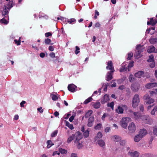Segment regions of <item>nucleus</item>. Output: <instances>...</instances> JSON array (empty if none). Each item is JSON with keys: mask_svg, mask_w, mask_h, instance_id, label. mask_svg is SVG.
Listing matches in <instances>:
<instances>
[{"mask_svg": "<svg viewBox=\"0 0 157 157\" xmlns=\"http://www.w3.org/2000/svg\"><path fill=\"white\" fill-rule=\"evenodd\" d=\"M75 134L76 136L75 143L77 144L76 145L78 148L80 149L82 147V142L80 141V140L82 138V136L79 132H77L75 133Z\"/></svg>", "mask_w": 157, "mask_h": 157, "instance_id": "nucleus-1", "label": "nucleus"}, {"mask_svg": "<svg viewBox=\"0 0 157 157\" xmlns=\"http://www.w3.org/2000/svg\"><path fill=\"white\" fill-rule=\"evenodd\" d=\"M140 101L139 95L137 94H135L134 96L132 101V106L133 108H136L138 105Z\"/></svg>", "mask_w": 157, "mask_h": 157, "instance_id": "nucleus-2", "label": "nucleus"}, {"mask_svg": "<svg viewBox=\"0 0 157 157\" xmlns=\"http://www.w3.org/2000/svg\"><path fill=\"white\" fill-rule=\"evenodd\" d=\"M130 119L129 117L122 118L120 122L121 126L125 128H126Z\"/></svg>", "mask_w": 157, "mask_h": 157, "instance_id": "nucleus-3", "label": "nucleus"}, {"mask_svg": "<svg viewBox=\"0 0 157 157\" xmlns=\"http://www.w3.org/2000/svg\"><path fill=\"white\" fill-rule=\"evenodd\" d=\"M141 118L143 122L145 123L151 124L152 123V120L147 115L142 116Z\"/></svg>", "mask_w": 157, "mask_h": 157, "instance_id": "nucleus-4", "label": "nucleus"}, {"mask_svg": "<svg viewBox=\"0 0 157 157\" xmlns=\"http://www.w3.org/2000/svg\"><path fill=\"white\" fill-rule=\"evenodd\" d=\"M144 100L146 101V103L147 104H151L154 102V100L151 98L148 94H146L143 97Z\"/></svg>", "mask_w": 157, "mask_h": 157, "instance_id": "nucleus-5", "label": "nucleus"}, {"mask_svg": "<svg viewBox=\"0 0 157 157\" xmlns=\"http://www.w3.org/2000/svg\"><path fill=\"white\" fill-rule=\"evenodd\" d=\"M128 129L129 132L131 133L134 132L136 130V126L134 123L132 122L130 124L128 127Z\"/></svg>", "mask_w": 157, "mask_h": 157, "instance_id": "nucleus-6", "label": "nucleus"}, {"mask_svg": "<svg viewBox=\"0 0 157 157\" xmlns=\"http://www.w3.org/2000/svg\"><path fill=\"white\" fill-rule=\"evenodd\" d=\"M107 66L106 67V69L107 70H110L111 72L113 73L114 71V67L113 66V63L111 61H109L107 63Z\"/></svg>", "mask_w": 157, "mask_h": 157, "instance_id": "nucleus-7", "label": "nucleus"}, {"mask_svg": "<svg viewBox=\"0 0 157 157\" xmlns=\"http://www.w3.org/2000/svg\"><path fill=\"white\" fill-rule=\"evenodd\" d=\"M131 88L133 91L136 92L140 88V85L137 83L133 84L131 85Z\"/></svg>", "mask_w": 157, "mask_h": 157, "instance_id": "nucleus-8", "label": "nucleus"}, {"mask_svg": "<svg viewBox=\"0 0 157 157\" xmlns=\"http://www.w3.org/2000/svg\"><path fill=\"white\" fill-rule=\"evenodd\" d=\"M77 88V86L73 84H70L68 86V89L69 91L72 92H74L76 91Z\"/></svg>", "mask_w": 157, "mask_h": 157, "instance_id": "nucleus-9", "label": "nucleus"}, {"mask_svg": "<svg viewBox=\"0 0 157 157\" xmlns=\"http://www.w3.org/2000/svg\"><path fill=\"white\" fill-rule=\"evenodd\" d=\"M157 23V20L155 19H153V18H150L149 21H148L147 24L148 25H151L152 26L155 25Z\"/></svg>", "mask_w": 157, "mask_h": 157, "instance_id": "nucleus-10", "label": "nucleus"}, {"mask_svg": "<svg viewBox=\"0 0 157 157\" xmlns=\"http://www.w3.org/2000/svg\"><path fill=\"white\" fill-rule=\"evenodd\" d=\"M157 86V83L156 82L150 83L147 84L145 86V87L146 88L149 89Z\"/></svg>", "mask_w": 157, "mask_h": 157, "instance_id": "nucleus-11", "label": "nucleus"}, {"mask_svg": "<svg viewBox=\"0 0 157 157\" xmlns=\"http://www.w3.org/2000/svg\"><path fill=\"white\" fill-rule=\"evenodd\" d=\"M109 100V97L108 95L107 94L105 95L102 98L101 102L102 104H104L107 102Z\"/></svg>", "mask_w": 157, "mask_h": 157, "instance_id": "nucleus-12", "label": "nucleus"}, {"mask_svg": "<svg viewBox=\"0 0 157 157\" xmlns=\"http://www.w3.org/2000/svg\"><path fill=\"white\" fill-rule=\"evenodd\" d=\"M94 117L92 116L89 119L88 121L87 126L89 127H91L93 125V123L94 121Z\"/></svg>", "mask_w": 157, "mask_h": 157, "instance_id": "nucleus-13", "label": "nucleus"}, {"mask_svg": "<svg viewBox=\"0 0 157 157\" xmlns=\"http://www.w3.org/2000/svg\"><path fill=\"white\" fill-rule=\"evenodd\" d=\"M128 154L131 157H138L139 155V153L136 151L133 152L129 151Z\"/></svg>", "mask_w": 157, "mask_h": 157, "instance_id": "nucleus-14", "label": "nucleus"}, {"mask_svg": "<svg viewBox=\"0 0 157 157\" xmlns=\"http://www.w3.org/2000/svg\"><path fill=\"white\" fill-rule=\"evenodd\" d=\"M147 133V132L146 129H140L139 134L142 137L145 136Z\"/></svg>", "mask_w": 157, "mask_h": 157, "instance_id": "nucleus-15", "label": "nucleus"}, {"mask_svg": "<svg viewBox=\"0 0 157 157\" xmlns=\"http://www.w3.org/2000/svg\"><path fill=\"white\" fill-rule=\"evenodd\" d=\"M144 74V72L143 71H140L136 73L134 75L135 77L138 78H140L142 75Z\"/></svg>", "mask_w": 157, "mask_h": 157, "instance_id": "nucleus-16", "label": "nucleus"}, {"mask_svg": "<svg viewBox=\"0 0 157 157\" xmlns=\"http://www.w3.org/2000/svg\"><path fill=\"white\" fill-rule=\"evenodd\" d=\"M136 49L138 50L139 53H140L143 52L144 48L143 46H141L140 45H138L136 47Z\"/></svg>", "mask_w": 157, "mask_h": 157, "instance_id": "nucleus-17", "label": "nucleus"}, {"mask_svg": "<svg viewBox=\"0 0 157 157\" xmlns=\"http://www.w3.org/2000/svg\"><path fill=\"white\" fill-rule=\"evenodd\" d=\"M76 135L75 134H72V135L69 136L67 140V142L68 143H69L71 142V141L74 139L75 137H76Z\"/></svg>", "mask_w": 157, "mask_h": 157, "instance_id": "nucleus-18", "label": "nucleus"}, {"mask_svg": "<svg viewBox=\"0 0 157 157\" xmlns=\"http://www.w3.org/2000/svg\"><path fill=\"white\" fill-rule=\"evenodd\" d=\"M111 73L112 72H111L110 71H109L107 73L106 76V80L107 81H109L113 78L112 75Z\"/></svg>", "mask_w": 157, "mask_h": 157, "instance_id": "nucleus-19", "label": "nucleus"}, {"mask_svg": "<svg viewBox=\"0 0 157 157\" xmlns=\"http://www.w3.org/2000/svg\"><path fill=\"white\" fill-rule=\"evenodd\" d=\"M142 138L139 134L136 135L134 138V140L136 142H138Z\"/></svg>", "mask_w": 157, "mask_h": 157, "instance_id": "nucleus-20", "label": "nucleus"}, {"mask_svg": "<svg viewBox=\"0 0 157 157\" xmlns=\"http://www.w3.org/2000/svg\"><path fill=\"white\" fill-rule=\"evenodd\" d=\"M155 48L153 46H150L147 50V52L149 53H151L154 52Z\"/></svg>", "mask_w": 157, "mask_h": 157, "instance_id": "nucleus-21", "label": "nucleus"}, {"mask_svg": "<svg viewBox=\"0 0 157 157\" xmlns=\"http://www.w3.org/2000/svg\"><path fill=\"white\" fill-rule=\"evenodd\" d=\"M116 111L118 113H122L123 112V109L121 106H118L117 108L116 109Z\"/></svg>", "mask_w": 157, "mask_h": 157, "instance_id": "nucleus-22", "label": "nucleus"}, {"mask_svg": "<svg viewBox=\"0 0 157 157\" xmlns=\"http://www.w3.org/2000/svg\"><path fill=\"white\" fill-rule=\"evenodd\" d=\"M101 104L100 102H97L95 103H94L93 105V106L94 108L95 109H98L100 108Z\"/></svg>", "mask_w": 157, "mask_h": 157, "instance_id": "nucleus-23", "label": "nucleus"}, {"mask_svg": "<svg viewBox=\"0 0 157 157\" xmlns=\"http://www.w3.org/2000/svg\"><path fill=\"white\" fill-rule=\"evenodd\" d=\"M149 41L151 44H154L157 42V38H151L150 39Z\"/></svg>", "mask_w": 157, "mask_h": 157, "instance_id": "nucleus-24", "label": "nucleus"}, {"mask_svg": "<svg viewBox=\"0 0 157 157\" xmlns=\"http://www.w3.org/2000/svg\"><path fill=\"white\" fill-rule=\"evenodd\" d=\"M93 111L92 110H90L88 111L85 114L84 117L85 118H88L89 116H90L92 113Z\"/></svg>", "mask_w": 157, "mask_h": 157, "instance_id": "nucleus-25", "label": "nucleus"}, {"mask_svg": "<svg viewBox=\"0 0 157 157\" xmlns=\"http://www.w3.org/2000/svg\"><path fill=\"white\" fill-rule=\"evenodd\" d=\"M113 139L114 141H119L121 140V138L118 136L116 135L113 136Z\"/></svg>", "mask_w": 157, "mask_h": 157, "instance_id": "nucleus-26", "label": "nucleus"}, {"mask_svg": "<svg viewBox=\"0 0 157 157\" xmlns=\"http://www.w3.org/2000/svg\"><path fill=\"white\" fill-rule=\"evenodd\" d=\"M98 144L101 147H103L105 145V142L103 140H98Z\"/></svg>", "mask_w": 157, "mask_h": 157, "instance_id": "nucleus-27", "label": "nucleus"}, {"mask_svg": "<svg viewBox=\"0 0 157 157\" xmlns=\"http://www.w3.org/2000/svg\"><path fill=\"white\" fill-rule=\"evenodd\" d=\"M13 7L12 5V2H10L6 6H5V8H6L7 10H10V9Z\"/></svg>", "mask_w": 157, "mask_h": 157, "instance_id": "nucleus-28", "label": "nucleus"}, {"mask_svg": "<svg viewBox=\"0 0 157 157\" xmlns=\"http://www.w3.org/2000/svg\"><path fill=\"white\" fill-rule=\"evenodd\" d=\"M157 111V105L155 106L153 109L151 111V114L152 115H154L155 114V112Z\"/></svg>", "mask_w": 157, "mask_h": 157, "instance_id": "nucleus-29", "label": "nucleus"}, {"mask_svg": "<svg viewBox=\"0 0 157 157\" xmlns=\"http://www.w3.org/2000/svg\"><path fill=\"white\" fill-rule=\"evenodd\" d=\"M102 136V133L101 132H99L98 133L97 136L95 137V140H97L98 138H101Z\"/></svg>", "mask_w": 157, "mask_h": 157, "instance_id": "nucleus-30", "label": "nucleus"}, {"mask_svg": "<svg viewBox=\"0 0 157 157\" xmlns=\"http://www.w3.org/2000/svg\"><path fill=\"white\" fill-rule=\"evenodd\" d=\"M92 98L91 97H90L85 100L84 102V103L85 104H87L89 102H90L91 101H92Z\"/></svg>", "mask_w": 157, "mask_h": 157, "instance_id": "nucleus-31", "label": "nucleus"}, {"mask_svg": "<svg viewBox=\"0 0 157 157\" xmlns=\"http://www.w3.org/2000/svg\"><path fill=\"white\" fill-rule=\"evenodd\" d=\"M66 125L71 130L73 129L74 128V127H73V125L72 124H70L68 122H67L66 123Z\"/></svg>", "mask_w": 157, "mask_h": 157, "instance_id": "nucleus-32", "label": "nucleus"}, {"mask_svg": "<svg viewBox=\"0 0 157 157\" xmlns=\"http://www.w3.org/2000/svg\"><path fill=\"white\" fill-rule=\"evenodd\" d=\"M0 22L2 23L7 24L8 22V21L6 20L4 18L0 20Z\"/></svg>", "mask_w": 157, "mask_h": 157, "instance_id": "nucleus-33", "label": "nucleus"}, {"mask_svg": "<svg viewBox=\"0 0 157 157\" xmlns=\"http://www.w3.org/2000/svg\"><path fill=\"white\" fill-rule=\"evenodd\" d=\"M76 20L75 18H71L68 19L67 22L70 24H72L73 22H75Z\"/></svg>", "mask_w": 157, "mask_h": 157, "instance_id": "nucleus-34", "label": "nucleus"}, {"mask_svg": "<svg viewBox=\"0 0 157 157\" xmlns=\"http://www.w3.org/2000/svg\"><path fill=\"white\" fill-rule=\"evenodd\" d=\"M8 13L9 11L8 10L6 9V8H5L2 13V15L5 16L6 15H8Z\"/></svg>", "mask_w": 157, "mask_h": 157, "instance_id": "nucleus-35", "label": "nucleus"}, {"mask_svg": "<svg viewBox=\"0 0 157 157\" xmlns=\"http://www.w3.org/2000/svg\"><path fill=\"white\" fill-rule=\"evenodd\" d=\"M51 97L52 99L54 101H56L58 99V97L56 95L54 94H51Z\"/></svg>", "mask_w": 157, "mask_h": 157, "instance_id": "nucleus-36", "label": "nucleus"}, {"mask_svg": "<svg viewBox=\"0 0 157 157\" xmlns=\"http://www.w3.org/2000/svg\"><path fill=\"white\" fill-rule=\"evenodd\" d=\"M47 143L48 144L47 146L48 148H50L52 145H53V144H52V142L50 140L47 141Z\"/></svg>", "mask_w": 157, "mask_h": 157, "instance_id": "nucleus-37", "label": "nucleus"}, {"mask_svg": "<svg viewBox=\"0 0 157 157\" xmlns=\"http://www.w3.org/2000/svg\"><path fill=\"white\" fill-rule=\"evenodd\" d=\"M102 126V125L101 124H98L95 127H94V129H98V130H99L101 128V127Z\"/></svg>", "mask_w": 157, "mask_h": 157, "instance_id": "nucleus-38", "label": "nucleus"}, {"mask_svg": "<svg viewBox=\"0 0 157 157\" xmlns=\"http://www.w3.org/2000/svg\"><path fill=\"white\" fill-rule=\"evenodd\" d=\"M149 59L147 60V62H151L153 61H154V57L153 56L151 55L150 56H149Z\"/></svg>", "mask_w": 157, "mask_h": 157, "instance_id": "nucleus-39", "label": "nucleus"}, {"mask_svg": "<svg viewBox=\"0 0 157 157\" xmlns=\"http://www.w3.org/2000/svg\"><path fill=\"white\" fill-rule=\"evenodd\" d=\"M133 66V62H131L127 66V69L128 71H130V68L132 67Z\"/></svg>", "mask_w": 157, "mask_h": 157, "instance_id": "nucleus-40", "label": "nucleus"}, {"mask_svg": "<svg viewBox=\"0 0 157 157\" xmlns=\"http://www.w3.org/2000/svg\"><path fill=\"white\" fill-rule=\"evenodd\" d=\"M127 70V67L125 65H124L123 66H122L120 70V71L121 72H124L126 71Z\"/></svg>", "mask_w": 157, "mask_h": 157, "instance_id": "nucleus-41", "label": "nucleus"}, {"mask_svg": "<svg viewBox=\"0 0 157 157\" xmlns=\"http://www.w3.org/2000/svg\"><path fill=\"white\" fill-rule=\"evenodd\" d=\"M59 151L62 154H66L67 152V150L62 148H59Z\"/></svg>", "mask_w": 157, "mask_h": 157, "instance_id": "nucleus-42", "label": "nucleus"}, {"mask_svg": "<svg viewBox=\"0 0 157 157\" xmlns=\"http://www.w3.org/2000/svg\"><path fill=\"white\" fill-rule=\"evenodd\" d=\"M51 40L49 38H46L45 39L44 42L46 44H49L51 42Z\"/></svg>", "mask_w": 157, "mask_h": 157, "instance_id": "nucleus-43", "label": "nucleus"}, {"mask_svg": "<svg viewBox=\"0 0 157 157\" xmlns=\"http://www.w3.org/2000/svg\"><path fill=\"white\" fill-rule=\"evenodd\" d=\"M142 56V55L140 54V53H139L138 51L134 55V56L137 59L141 57Z\"/></svg>", "mask_w": 157, "mask_h": 157, "instance_id": "nucleus-44", "label": "nucleus"}, {"mask_svg": "<svg viewBox=\"0 0 157 157\" xmlns=\"http://www.w3.org/2000/svg\"><path fill=\"white\" fill-rule=\"evenodd\" d=\"M129 79L130 82H133L134 80V78L133 76V75H129Z\"/></svg>", "mask_w": 157, "mask_h": 157, "instance_id": "nucleus-45", "label": "nucleus"}, {"mask_svg": "<svg viewBox=\"0 0 157 157\" xmlns=\"http://www.w3.org/2000/svg\"><path fill=\"white\" fill-rule=\"evenodd\" d=\"M99 15L98 12L96 10L95 11V16L94 17V18L95 19H96L97 18V16H98Z\"/></svg>", "mask_w": 157, "mask_h": 157, "instance_id": "nucleus-46", "label": "nucleus"}, {"mask_svg": "<svg viewBox=\"0 0 157 157\" xmlns=\"http://www.w3.org/2000/svg\"><path fill=\"white\" fill-rule=\"evenodd\" d=\"M109 117V114L108 113H104L103 115L102 116V117H101V119L103 120H105V118L106 117Z\"/></svg>", "mask_w": 157, "mask_h": 157, "instance_id": "nucleus-47", "label": "nucleus"}, {"mask_svg": "<svg viewBox=\"0 0 157 157\" xmlns=\"http://www.w3.org/2000/svg\"><path fill=\"white\" fill-rule=\"evenodd\" d=\"M153 132L154 135L157 136V125L154 127Z\"/></svg>", "mask_w": 157, "mask_h": 157, "instance_id": "nucleus-48", "label": "nucleus"}, {"mask_svg": "<svg viewBox=\"0 0 157 157\" xmlns=\"http://www.w3.org/2000/svg\"><path fill=\"white\" fill-rule=\"evenodd\" d=\"M58 133V130H55L51 134V136L52 137H54L56 136Z\"/></svg>", "mask_w": 157, "mask_h": 157, "instance_id": "nucleus-49", "label": "nucleus"}, {"mask_svg": "<svg viewBox=\"0 0 157 157\" xmlns=\"http://www.w3.org/2000/svg\"><path fill=\"white\" fill-rule=\"evenodd\" d=\"M75 48V53L77 55L80 52V48L78 46H76Z\"/></svg>", "mask_w": 157, "mask_h": 157, "instance_id": "nucleus-50", "label": "nucleus"}, {"mask_svg": "<svg viewBox=\"0 0 157 157\" xmlns=\"http://www.w3.org/2000/svg\"><path fill=\"white\" fill-rule=\"evenodd\" d=\"M108 106L110 107L112 109H113L114 106V103L113 102H112L110 103H108L107 104Z\"/></svg>", "mask_w": 157, "mask_h": 157, "instance_id": "nucleus-51", "label": "nucleus"}, {"mask_svg": "<svg viewBox=\"0 0 157 157\" xmlns=\"http://www.w3.org/2000/svg\"><path fill=\"white\" fill-rule=\"evenodd\" d=\"M133 55V54L132 52H131L128 54V57L127 58V59L128 60H130L131 59V57Z\"/></svg>", "mask_w": 157, "mask_h": 157, "instance_id": "nucleus-52", "label": "nucleus"}, {"mask_svg": "<svg viewBox=\"0 0 157 157\" xmlns=\"http://www.w3.org/2000/svg\"><path fill=\"white\" fill-rule=\"evenodd\" d=\"M125 141L124 140H122L120 141V145L122 146H124L125 144Z\"/></svg>", "mask_w": 157, "mask_h": 157, "instance_id": "nucleus-53", "label": "nucleus"}, {"mask_svg": "<svg viewBox=\"0 0 157 157\" xmlns=\"http://www.w3.org/2000/svg\"><path fill=\"white\" fill-rule=\"evenodd\" d=\"M14 41L15 44H17V45H18L20 44L21 40L20 39H19L18 40L15 39L14 40Z\"/></svg>", "mask_w": 157, "mask_h": 157, "instance_id": "nucleus-54", "label": "nucleus"}, {"mask_svg": "<svg viewBox=\"0 0 157 157\" xmlns=\"http://www.w3.org/2000/svg\"><path fill=\"white\" fill-rule=\"evenodd\" d=\"M89 135V132L87 130H86L83 133V135L86 137L88 136Z\"/></svg>", "mask_w": 157, "mask_h": 157, "instance_id": "nucleus-55", "label": "nucleus"}, {"mask_svg": "<svg viewBox=\"0 0 157 157\" xmlns=\"http://www.w3.org/2000/svg\"><path fill=\"white\" fill-rule=\"evenodd\" d=\"M139 109L141 111L143 112L144 110V105L143 104H140L139 106Z\"/></svg>", "mask_w": 157, "mask_h": 157, "instance_id": "nucleus-56", "label": "nucleus"}, {"mask_svg": "<svg viewBox=\"0 0 157 157\" xmlns=\"http://www.w3.org/2000/svg\"><path fill=\"white\" fill-rule=\"evenodd\" d=\"M155 66V62L154 61L151 62V63L150 64V66L151 68H153Z\"/></svg>", "mask_w": 157, "mask_h": 157, "instance_id": "nucleus-57", "label": "nucleus"}, {"mask_svg": "<svg viewBox=\"0 0 157 157\" xmlns=\"http://www.w3.org/2000/svg\"><path fill=\"white\" fill-rule=\"evenodd\" d=\"M52 35V34L50 32H48L45 34V36L46 37H48L49 36H51Z\"/></svg>", "mask_w": 157, "mask_h": 157, "instance_id": "nucleus-58", "label": "nucleus"}, {"mask_svg": "<svg viewBox=\"0 0 157 157\" xmlns=\"http://www.w3.org/2000/svg\"><path fill=\"white\" fill-rule=\"evenodd\" d=\"M49 56L50 57H51L52 58H54L55 57V54L53 52H51L49 54Z\"/></svg>", "mask_w": 157, "mask_h": 157, "instance_id": "nucleus-59", "label": "nucleus"}, {"mask_svg": "<svg viewBox=\"0 0 157 157\" xmlns=\"http://www.w3.org/2000/svg\"><path fill=\"white\" fill-rule=\"evenodd\" d=\"M26 103L25 101H22V102L20 103V105L21 107H24V104Z\"/></svg>", "mask_w": 157, "mask_h": 157, "instance_id": "nucleus-60", "label": "nucleus"}, {"mask_svg": "<svg viewBox=\"0 0 157 157\" xmlns=\"http://www.w3.org/2000/svg\"><path fill=\"white\" fill-rule=\"evenodd\" d=\"M48 49L51 51H53L54 50V47L52 46H50L49 47Z\"/></svg>", "mask_w": 157, "mask_h": 157, "instance_id": "nucleus-61", "label": "nucleus"}, {"mask_svg": "<svg viewBox=\"0 0 157 157\" xmlns=\"http://www.w3.org/2000/svg\"><path fill=\"white\" fill-rule=\"evenodd\" d=\"M74 117H75V116H73V115H72L69 118V121L70 122H71L73 121V120H74Z\"/></svg>", "mask_w": 157, "mask_h": 157, "instance_id": "nucleus-62", "label": "nucleus"}, {"mask_svg": "<svg viewBox=\"0 0 157 157\" xmlns=\"http://www.w3.org/2000/svg\"><path fill=\"white\" fill-rule=\"evenodd\" d=\"M110 128L109 127H107L105 129V131L106 132H108L110 130Z\"/></svg>", "mask_w": 157, "mask_h": 157, "instance_id": "nucleus-63", "label": "nucleus"}, {"mask_svg": "<svg viewBox=\"0 0 157 157\" xmlns=\"http://www.w3.org/2000/svg\"><path fill=\"white\" fill-rule=\"evenodd\" d=\"M45 56V54L43 52H41L40 54V56L42 58H44Z\"/></svg>", "mask_w": 157, "mask_h": 157, "instance_id": "nucleus-64", "label": "nucleus"}]
</instances>
